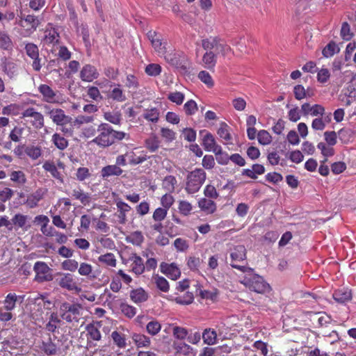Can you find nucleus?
Wrapping results in <instances>:
<instances>
[{
  "label": "nucleus",
  "mask_w": 356,
  "mask_h": 356,
  "mask_svg": "<svg viewBox=\"0 0 356 356\" xmlns=\"http://www.w3.org/2000/svg\"><path fill=\"white\" fill-rule=\"evenodd\" d=\"M97 131V136L91 140V143L102 148L108 147L117 141L129 138V134L115 130L110 124L105 122L98 125Z\"/></svg>",
  "instance_id": "1"
},
{
  "label": "nucleus",
  "mask_w": 356,
  "mask_h": 356,
  "mask_svg": "<svg viewBox=\"0 0 356 356\" xmlns=\"http://www.w3.org/2000/svg\"><path fill=\"white\" fill-rule=\"evenodd\" d=\"M243 273L245 275L239 282L250 291L261 294L270 291L271 287L270 284L262 276L255 273L253 268H249Z\"/></svg>",
  "instance_id": "2"
},
{
  "label": "nucleus",
  "mask_w": 356,
  "mask_h": 356,
  "mask_svg": "<svg viewBox=\"0 0 356 356\" xmlns=\"http://www.w3.org/2000/svg\"><path fill=\"white\" fill-rule=\"evenodd\" d=\"M31 315L36 321L43 319V314L51 309V302L40 294H33L28 298ZM48 312H47V314Z\"/></svg>",
  "instance_id": "3"
},
{
  "label": "nucleus",
  "mask_w": 356,
  "mask_h": 356,
  "mask_svg": "<svg viewBox=\"0 0 356 356\" xmlns=\"http://www.w3.org/2000/svg\"><path fill=\"white\" fill-rule=\"evenodd\" d=\"M60 318L72 325H76L82 318L83 307L79 303L65 302L60 306Z\"/></svg>",
  "instance_id": "4"
},
{
  "label": "nucleus",
  "mask_w": 356,
  "mask_h": 356,
  "mask_svg": "<svg viewBox=\"0 0 356 356\" xmlns=\"http://www.w3.org/2000/svg\"><path fill=\"white\" fill-rule=\"evenodd\" d=\"M207 179V173L202 168H195L189 172L186 179L185 191L194 194L200 191Z\"/></svg>",
  "instance_id": "5"
},
{
  "label": "nucleus",
  "mask_w": 356,
  "mask_h": 356,
  "mask_svg": "<svg viewBox=\"0 0 356 356\" xmlns=\"http://www.w3.org/2000/svg\"><path fill=\"white\" fill-rule=\"evenodd\" d=\"M202 46L204 50L213 51L216 56L220 55L225 57L232 53L230 46L218 37L211 36L203 39Z\"/></svg>",
  "instance_id": "6"
},
{
  "label": "nucleus",
  "mask_w": 356,
  "mask_h": 356,
  "mask_svg": "<svg viewBox=\"0 0 356 356\" xmlns=\"http://www.w3.org/2000/svg\"><path fill=\"white\" fill-rule=\"evenodd\" d=\"M38 90L42 97V100L47 103L48 105H61L65 102L60 92L58 90H54L47 84H40L38 87Z\"/></svg>",
  "instance_id": "7"
},
{
  "label": "nucleus",
  "mask_w": 356,
  "mask_h": 356,
  "mask_svg": "<svg viewBox=\"0 0 356 356\" xmlns=\"http://www.w3.org/2000/svg\"><path fill=\"white\" fill-rule=\"evenodd\" d=\"M247 251L246 248L243 245H238L230 249V265L232 268L238 269L242 272L245 271L250 267L246 266L238 265V263L243 261L246 259Z\"/></svg>",
  "instance_id": "8"
},
{
  "label": "nucleus",
  "mask_w": 356,
  "mask_h": 356,
  "mask_svg": "<svg viewBox=\"0 0 356 356\" xmlns=\"http://www.w3.org/2000/svg\"><path fill=\"white\" fill-rule=\"evenodd\" d=\"M22 118L28 119L29 122L34 129L40 130L44 127V115L33 107H29L22 113Z\"/></svg>",
  "instance_id": "9"
},
{
  "label": "nucleus",
  "mask_w": 356,
  "mask_h": 356,
  "mask_svg": "<svg viewBox=\"0 0 356 356\" xmlns=\"http://www.w3.org/2000/svg\"><path fill=\"white\" fill-rule=\"evenodd\" d=\"M100 327L99 322H92L86 326L87 343L90 347L95 346L97 343L94 342L99 341L102 339Z\"/></svg>",
  "instance_id": "10"
},
{
  "label": "nucleus",
  "mask_w": 356,
  "mask_h": 356,
  "mask_svg": "<svg viewBox=\"0 0 356 356\" xmlns=\"http://www.w3.org/2000/svg\"><path fill=\"white\" fill-rule=\"evenodd\" d=\"M44 113L48 115L56 125L66 121L70 115L65 114V112L60 108H52L50 105L44 104L43 106Z\"/></svg>",
  "instance_id": "11"
},
{
  "label": "nucleus",
  "mask_w": 356,
  "mask_h": 356,
  "mask_svg": "<svg viewBox=\"0 0 356 356\" xmlns=\"http://www.w3.org/2000/svg\"><path fill=\"white\" fill-rule=\"evenodd\" d=\"M59 278L57 279L58 285L70 291L79 292L81 288L79 286L74 275L71 273H60Z\"/></svg>",
  "instance_id": "12"
},
{
  "label": "nucleus",
  "mask_w": 356,
  "mask_h": 356,
  "mask_svg": "<svg viewBox=\"0 0 356 356\" xmlns=\"http://www.w3.org/2000/svg\"><path fill=\"white\" fill-rule=\"evenodd\" d=\"M147 37L159 56L165 54L166 42H163L162 36L159 33L150 30L147 33Z\"/></svg>",
  "instance_id": "13"
},
{
  "label": "nucleus",
  "mask_w": 356,
  "mask_h": 356,
  "mask_svg": "<svg viewBox=\"0 0 356 356\" xmlns=\"http://www.w3.org/2000/svg\"><path fill=\"white\" fill-rule=\"evenodd\" d=\"M31 217L21 213H15L11 218L12 229L15 230L21 229L24 232H26L31 227Z\"/></svg>",
  "instance_id": "14"
},
{
  "label": "nucleus",
  "mask_w": 356,
  "mask_h": 356,
  "mask_svg": "<svg viewBox=\"0 0 356 356\" xmlns=\"http://www.w3.org/2000/svg\"><path fill=\"white\" fill-rule=\"evenodd\" d=\"M35 273V280L39 282L49 281L51 279V268L44 261H36L33 266Z\"/></svg>",
  "instance_id": "15"
},
{
  "label": "nucleus",
  "mask_w": 356,
  "mask_h": 356,
  "mask_svg": "<svg viewBox=\"0 0 356 356\" xmlns=\"http://www.w3.org/2000/svg\"><path fill=\"white\" fill-rule=\"evenodd\" d=\"M42 353L47 356L60 355L62 352L60 348L52 341L51 337L46 340H42L39 345Z\"/></svg>",
  "instance_id": "16"
},
{
  "label": "nucleus",
  "mask_w": 356,
  "mask_h": 356,
  "mask_svg": "<svg viewBox=\"0 0 356 356\" xmlns=\"http://www.w3.org/2000/svg\"><path fill=\"white\" fill-rule=\"evenodd\" d=\"M1 66L4 74L10 79L15 78L18 74V65L13 60L6 56L1 59Z\"/></svg>",
  "instance_id": "17"
},
{
  "label": "nucleus",
  "mask_w": 356,
  "mask_h": 356,
  "mask_svg": "<svg viewBox=\"0 0 356 356\" xmlns=\"http://www.w3.org/2000/svg\"><path fill=\"white\" fill-rule=\"evenodd\" d=\"M46 194V190L40 188L33 193L27 195L26 200L24 202L29 209H34L39 205V202L44 198Z\"/></svg>",
  "instance_id": "18"
},
{
  "label": "nucleus",
  "mask_w": 356,
  "mask_h": 356,
  "mask_svg": "<svg viewBox=\"0 0 356 356\" xmlns=\"http://www.w3.org/2000/svg\"><path fill=\"white\" fill-rule=\"evenodd\" d=\"M160 270L172 280H177L181 275V270L175 263L162 262L160 265Z\"/></svg>",
  "instance_id": "19"
},
{
  "label": "nucleus",
  "mask_w": 356,
  "mask_h": 356,
  "mask_svg": "<svg viewBox=\"0 0 356 356\" xmlns=\"http://www.w3.org/2000/svg\"><path fill=\"white\" fill-rule=\"evenodd\" d=\"M24 295H17L15 293H9L3 301V309L8 312L13 310L17 304H21L24 300Z\"/></svg>",
  "instance_id": "20"
},
{
  "label": "nucleus",
  "mask_w": 356,
  "mask_h": 356,
  "mask_svg": "<svg viewBox=\"0 0 356 356\" xmlns=\"http://www.w3.org/2000/svg\"><path fill=\"white\" fill-rule=\"evenodd\" d=\"M44 33L43 42L45 44L55 45L59 42L60 34L57 29L53 27L51 24H48Z\"/></svg>",
  "instance_id": "21"
},
{
  "label": "nucleus",
  "mask_w": 356,
  "mask_h": 356,
  "mask_svg": "<svg viewBox=\"0 0 356 356\" xmlns=\"http://www.w3.org/2000/svg\"><path fill=\"white\" fill-rule=\"evenodd\" d=\"M99 76L97 68L90 64L85 65L80 71V78L83 81L92 82Z\"/></svg>",
  "instance_id": "22"
},
{
  "label": "nucleus",
  "mask_w": 356,
  "mask_h": 356,
  "mask_svg": "<svg viewBox=\"0 0 356 356\" xmlns=\"http://www.w3.org/2000/svg\"><path fill=\"white\" fill-rule=\"evenodd\" d=\"M129 260L131 261V270L136 275H140L145 272V266L143 259L136 253H131Z\"/></svg>",
  "instance_id": "23"
},
{
  "label": "nucleus",
  "mask_w": 356,
  "mask_h": 356,
  "mask_svg": "<svg viewBox=\"0 0 356 356\" xmlns=\"http://www.w3.org/2000/svg\"><path fill=\"white\" fill-rule=\"evenodd\" d=\"M118 209V218L120 224L124 225L127 221V213L131 210V207L126 202L119 200L115 202Z\"/></svg>",
  "instance_id": "24"
},
{
  "label": "nucleus",
  "mask_w": 356,
  "mask_h": 356,
  "mask_svg": "<svg viewBox=\"0 0 356 356\" xmlns=\"http://www.w3.org/2000/svg\"><path fill=\"white\" fill-rule=\"evenodd\" d=\"M10 180L12 181L15 186L21 188L24 186L27 182L26 175L24 171L11 170L9 173Z\"/></svg>",
  "instance_id": "25"
},
{
  "label": "nucleus",
  "mask_w": 356,
  "mask_h": 356,
  "mask_svg": "<svg viewBox=\"0 0 356 356\" xmlns=\"http://www.w3.org/2000/svg\"><path fill=\"white\" fill-rule=\"evenodd\" d=\"M148 298V293L141 287L132 289L130 291V299L137 305L146 302Z\"/></svg>",
  "instance_id": "26"
},
{
  "label": "nucleus",
  "mask_w": 356,
  "mask_h": 356,
  "mask_svg": "<svg viewBox=\"0 0 356 356\" xmlns=\"http://www.w3.org/2000/svg\"><path fill=\"white\" fill-rule=\"evenodd\" d=\"M123 172V170L117 165H108L101 170V177L104 180H108L112 176L119 177Z\"/></svg>",
  "instance_id": "27"
},
{
  "label": "nucleus",
  "mask_w": 356,
  "mask_h": 356,
  "mask_svg": "<svg viewBox=\"0 0 356 356\" xmlns=\"http://www.w3.org/2000/svg\"><path fill=\"white\" fill-rule=\"evenodd\" d=\"M202 63L204 67L212 70L217 63V56L213 51L206 50L202 58Z\"/></svg>",
  "instance_id": "28"
},
{
  "label": "nucleus",
  "mask_w": 356,
  "mask_h": 356,
  "mask_svg": "<svg viewBox=\"0 0 356 356\" xmlns=\"http://www.w3.org/2000/svg\"><path fill=\"white\" fill-rule=\"evenodd\" d=\"M43 169L51 174L52 177L58 180L60 183H63V176L58 170L57 166L53 161H46L42 165Z\"/></svg>",
  "instance_id": "29"
},
{
  "label": "nucleus",
  "mask_w": 356,
  "mask_h": 356,
  "mask_svg": "<svg viewBox=\"0 0 356 356\" xmlns=\"http://www.w3.org/2000/svg\"><path fill=\"white\" fill-rule=\"evenodd\" d=\"M125 156L129 161V163L132 165L140 164L148 159L147 154L143 151L140 152L139 154L133 151L128 152L125 154Z\"/></svg>",
  "instance_id": "30"
},
{
  "label": "nucleus",
  "mask_w": 356,
  "mask_h": 356,
  "mask_svg": "<svg viewBox=\"0 0 356 356\" xmlns=\"http://www.w3.org/2000/svg\"><path fill=\"white\" fill-rule=\"evenodd\" d=\"M333 298L339 303H344L351 300V291L348 289H339L335 290L333 293Z\"/></svg>",
  "instance_id": "31"
},
{
  "label": "nucleus",
  "mask_w": 356,
  "mask_h": 356,
  "mask_svg": "<svg viewBox=\"0 0 356 356\" xmlns=\"http://www.w3.org/2000/svg\"><path fill=\"white\" fill-rule=\"evenodd\" d=\"M202 145L206 151L213 152H214V149H217V147H221L220 145L216 143L214 136L209 132H207L204 135L202 139Z\"/></svg>",
  "instance_id": "32"
},
{
  "label": "nucleus",
  "mask_w": 356,
  "mask_h": 356,
  "mask_svg": "<svg viewBox=\"0 0 356 356\" xmlns=\"http://www.w3.org/2000/svg\"><path fill=\"white\" fill-rule=\"evenodd\" d=\"M111 337L113 344L119 349H124L127 346L126 335L124 333L115 330L111 332Z\"/></svg>",
  "instance_id": "33"
},
{
  "label": "nucleus",
  "mask_w": 356,
  "mask_h": 356,
  "mask_svg": "<svg viewBox=\"0 0 356 356\" xmlns=\"http://www.w3.org/2000/svg\"><path fill=\"white\" fill-rule=\"evenodd\" d=\"M61 321L56 312L50 314L49 321L45 325V330L51 333H54L58 330Z\"/></svg>",
  "instance_id": "34"
},
{
  "label": "nucleus",
  "mask_w": 356,
  "mask_h": 356,
  "mask_svg": "<svg viewBox=\"0 0 356 356\" xmlns=\"http://www.w3.org/2000/svg\"><path fill=\"white\" fill-rule=\"evenodd\" d=\"M131 339L137 346V348H148L151 344V340L149 337L140 334L134 333L131 336Z\"/></svg>",
  "instance_id": "35"
},
{
  "label": "nucleus",
  "mask_w": 356,
  "mask_h": 356,
  "mask_svg": "<svg viewBox=\"0 0 356 356\" xmlns=\"http://www.w3.org/2000/svg\"><path fill=\"white\" fill-rule=\"evenodd\" d=\"M143 117L148 122L157 123L160 118L159 109L156 107L147 108L144 110Z\"/></svg>",
  "instance_id": "36"
},
{
  "label": "nucleus",
  "mask_w": 356,
  "mask_h": 356,
  "mask_svg": "<svg viewBox=\"0 0 356 356\" xmlns=\"http://www.w3.org/2000/svg\"><path fill=\"white\" fill-rule=\"evenodd\" d=\"M198 207L202 211L208 214L213 213L216 210V203L213 200L207 198H201L198 201Z\"/></svg>",
  "instance_id": "37"
},
{
  "label": "nucleus",
  "mask_w": 356,
  "mask_h": 356,
  "mask_svg": "<svg viewBox=\"0 0 356 356\" xmlns=\"http://www.w3.org/2000/svg\"><path fill=\"white\" fill-rule=\"evenodd\" d=\"M98 261L106 267L115 268L117 265V259L114 254L108 252L98 257Z\"/></svg>",
  "instance_id": "38"
},
{
  "label": "nucleus",
  "mask_w": 356,
  "mask_h": 356,
  "mask_svg": "<svg viewBox=\"0 0 356 356\" xmlns=\"http://www.w3.org/2000/svg\"><path fill=\"white\" fill-rule=\"evenodd\" d=\"M103 116L106 121L115 125L120 124L122 120V113L119 111L104 112Z\"/></svg>",
  "instance_id": "39"
},
{
  "label": "nucleus",
  "mask_w": 356,
  "mask_h": 356,
  "mask_svg": "<svg viewBox=\"0 0 356 356\" xmlns=\"http://www.w3.org/2000/svg\"><path fill=\"white\" fill-rule=\"evenodd\" d=\"M25 131V128L21 126H15L10 131L8 135V139L13 143H20L23 139V133Z\"/></svg>",
  "instance_id": "40"
},
{
  "label": "nucleus",
  "mask_w": 356,
  "mask_h": 356,
  "mask_svg": "<svg viewBox=\"0 0 356 356\" xmlns=\"http://www.w3.org/2000/svg\"><path fill=\"white\" fill-rule=\"evenodd\" d=\"M59 130L65 136H72L74 134L73 118L70 116L69 119L58 125Z\"/></svg>",
  "instance_id": "41"
},
{
  "label": "nucleus",
  "mask_w": 356,
  "mask_h": 356,
  "mask_svg": "<svg viewBox=\"0 0 356 356\" xmlns=\"http://www.w3.org/2000/svg\"><path fill=\"white\" fill-rule=\"evenodd\" d=\"M177 184V181L175 176L168 175L162 181V187L167 193H172L175 191Z\"/></svg>",
  "instance_id": "42"
},
{
  "label": "nucleus",
  "mask_w": 356,
  "mask_h": 356,
  "mask_svg": "<svg viewBox=\"0 0 356 356\" xmlns=\"http://www.w3.org/2000/svg\"><path fill=\"white\" fill-rule=\"evenodd\" d=\"M13 47V44L10 35L6 31H0V49L11 51Z\"/></svg>",
  "instance_id": "43"
},
{
  "label": "nucleus",
  "mask_w": 356,
  "mask_h": 356,
  "mask_svg": "<svg viewBox=\"0 0 356 356\" xmlns=\"http://www.w3.org/2000/svg\"><path fill=\"white\" fill-rule=\"evenodd\" d=\"M72 197L75 200H79L81 203L84 206L89 204L91 201L90 194L88 193H85L81 188L74 189L72 191Z\"/></svg>",
  "instance_id": "44"
},
{
  "label": "nucleus",
  "mask_w": 356,
  "mask_h": 356,
  "mask_svg": "<svg viewBox=\"0 0 356 356\" xmlns=\"http://www.w3.org/2000/svg\"><path fill=\"white\" fill-rule=\"evenodd\" d=\"M152 280L154 281V283L156 284L158 289L165 293L169 291L170 285L168 280L165 277L159 275H154L152 276Z\"/></svg>",
  "instance_id": "45"
},
{
  "label": "nucleus",
  "mask_w": 356,
  "mask_h": 356,
  "mask_svg": "<svg viewBox=\"0 0 356 356\" xmlns=\"http://www.w3.org/2000/svg\"><path fill=\"white\" fill-rule=\"evenodd\" d=\"M51 141L60 150H64L68 146V140L58 133H55L52 135Z\"/></svg>",
  "instance_id": "46"
},
{
  "label": "nucleus",
  "mask_w": 356,
  "mask_h": 356,
  "mask_svg": "<svg viewBox=\"0 0 356 356\" xmlns=\"http://www.w3.org/2000/svg\"><path fill=\"white\" fill-rule=\"evenodd\" d=\"M294 97L297 100H301L307 97H312L313 93L309 92V88L306 90L303 86L296 85L293 88Z\"/></svg>",
  "instance_id": "47"
},
{
  "label": "nucleus",
  "mask_w": 356,
  "mask_h": 356,
  "mask_svg": "<svg viewBox=\"0 0 356 356\" xmlns=\"http://www.w3.org/2000/svg\"><path fill=\"white\" fill-rule=\"evenodd\" d=\"M161 330V323L156 319H152L146 325V331L147 332L152 335H156Z\"/></svg>",
  "instance_id": "48"
},
{
  "label": "nucleus",
  "mask_w": 356,
  "mask_h": 356,
  "mask_svg": "<svg viewBox=\"0 0 356 356\" xmlns=\"http://www.w3.org/2000/svg\"><path fill=\"white\" fill-rule=\"evenodd\" d=\"M339 51V48L334 41H330L323 49L322 54L325 58L333 56Z\"/></svg>",
  "instance_id": "49"
},
{
  "label": "nucleus",
  "mask_w": 356,
  "mask_h": 356,
  "mask_svg": "<svg viewBox=\"0 0 356 356\" xmlns=\"http://www.w3.org/2000/svg\"><path fill=\"white\" fill-rule=\"evenodd\" d=\"M202 339L204 342L208 345H213L216 343L217 339V334L216 331L211 329H206L202 333Z\"/></svg>",
  "instance_id": "50"
},
{
  "label": "nucleus",
  "mask_w": 356,
  "mask_h": 356,
  "mask_svg": "<svg viewBox=\"0 0 356 356\" xmlns=\"http://www.w3.org/2000/svg\"><path fill=\"white\" fill-rule=\"evenodd\" d=\"M216 155V161L220 165H227L230 160L228 154L222 152V147H217L213 152Z\"/></svg>",
  "instance_id": "51"
},
{
  "label": "nucleus",
  "mask_w": 356,
  "mask_h": 356,
  "mask_svg": "<svg viewBox=\"0 0 356 356\" xmlns=\"http://www.w3.org/2000/svg\"><path fill=\"white\" fill-rule=\"evenodd\" d=\"M121 312L127 318H132L136 314V308L126 302H122L120 305Z\"/></svg>",
  "instance_id": "52"
},
{
  "label": "nucleus",
  "mask_w": 356,
  "mask_h": 356,
  "mask_svg": "<svg viewBox=\"0 0 356 356\" xmlns=\"http://www.w3.org/2000/svg\"><path fill=\"white\" fill-rule=\"evenodd\" d=\"M92 269L93 268L91 264L86 262H81L78 268V272L80 275L95 278V276L92 275Z\"/></svg>",
  "instance_id": "53"
},
{
  "label": "nucleus",
  "mask_w": 356,
  "mask_h": 356,
  "mask_svg": "<svg viewBox=\"0 0 356 356\" xmlns=\"http://www.w3.org/2000/svg\"><path fill=\"white\" fill-rule=\"evenodd\" d=\"M197 77L207 88H212L213 87V79L208 72L205 70L200 71L198 73Z\"/></svg>",
  "instance_id": "54"
},
{
  "label": "nucleus",
  "mask_w": 356,
  "mask_h": 356,
  "mask_svg": "<svg viewBox=\"0 0 356 356\" xmlns=\"http://www.w3.org/2000/svg\"><path fill=\"white\" fill-rule=\"evenodd\" d=\"M193 205L186 200H180L178 204L179 212L184 216H189L193 211Z\"/></svg>",
  "instance_id": "55"
},
{
  "label": "nucleus",
  "mask_w": 356,
  "mask_h": 356,
  "mask_svg": "<svg viewBox=\"0 0 356 356\" xmlns=\"http://www.w3.org/2000/svg\"><path fill=\"white\" fill-rule=\"evenodd\" d=\"M194 296L191 292H186L182 296H178L175 298L174 300L176 303L179 305H187L193 302Z\"/></svg>",
  "instance_id": "56"
},
{
  "label": "nucleus",
  "mask_w": 356,
  "mask_h": 356,
  "mask_svg": "<svg viewBox=\"0 0 356 356\" xmlns=\"http://www.w3.org/2000/svg\"><path fill=\"white\" fill-rule=\"evenodd\" d=\"M229 129V126L225 122H222L218 130V136L227 143H230L232 140V136Z\"/></svg>",
  "instance_id": "57"
},
{
  "label": "nucleus",
  "mask_w": 356,
  "mask_h": 356,
  "mask_svg": "<svg viewBox=\"0 0 356 356\" xmlns=\"http://www.w3.org/2000/svg\"><path fill=\"white\" fill-rule=\"evenodd\" d=\"M26 154L33 160L38 159L42 154V150L38 146H27L24 150Z\"/></svg>",
  "instance_id": "58"
},
{
  "label": "nucleus",
  "mask_w": 356,
  "mask_h": 356,
  "mask_svg": "<svg viewBox=\"0 0 356 356\" xmlns=\"http://www.w3.org/2000/svg\"><path fill=\"white\" fill-rule=\"evenodd\" d=\"M79 263L75 259H67L61 263L63 270L74 272L78 269Z\"/></svg>",
  "instance_id": "59"
},
{
  "label": "nucleus",
  "mask_w": 356,
  "mask_h": 356,
  "mask_svg": "<svg viewBox=\"0 0 356 356\" xmlns=\"http://www.w3.org/2000/svg\"><path fill=\"white\" fill-rule=\"evenodd\" d=\"M109 97L119 102H124L126 99V96L123 93L122 90L120 88L119 84L118 85V87L113 88L111 90L109 95Z\"/></svg>",
  "instance_id": "60"
},
{
  "label": "nucleus",
  "mask_w": 356,
  "mask_h": 356,
  "mask_svg": "<svg viewBox=\"0 0 356 356\" xmlns=\"http://www.w3.org/2000/svg\"><path fill=\"white\" fill-rule=\"evenodd\" d=\"M184 110L186 115H193L198 110L197 104L194 100L190 99L184 104Z\"/></svg>",
  "instance_id": "61"
},
{
  "label": "nucleus",
  "mask_w": 356,
  "mask_h": 356,
  "mask_svg": "<svg viewBox=\"0 0 356 356\" xmlns=\"http://www.w3.org/2000/svg\"><path fill=\"white\" fill-rule=\"evenodd\" d=\"M26 55L31 58H37L39 56V49L33 43L29 42L25 45Z\"/></svg>",
  "instance_id": "62"
},
{
  "label": "nucleus",
  "mask_w": 356,
  "mask_h": 356,
  "mask_svg": "<svg viewBox=\"0 0 356 356\" xmlns=\"http://www.w3.org/2000/svg\"><path fill=\"white\" fill-rule=\"evenodd\" d=\"M145 73L152 76H156L161 72V67L156 63H151L147 65L145 69Z\"/></svg>",
  "instance_id": "63"
},
{
  "label": "nucleus",
  "mask_w": 356,
  "mask_h": 356,
  "mask_svg": "<svg viewBox=\"0 0 356 356\" xmlns=\"http://www.w3.org/2000/svg\"><path fill=\"white\" fill-rule=\"evenodd\" d=\"M160 142L156 136L150 137L145 140V147L151 152H156L159 147Z\"/></svg>",
  "instance_id": "64"
}]
</instances>
